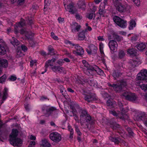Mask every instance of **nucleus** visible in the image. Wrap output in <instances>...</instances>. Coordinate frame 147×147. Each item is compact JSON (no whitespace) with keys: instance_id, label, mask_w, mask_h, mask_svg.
I'll use <instances>...</instances> for the list:
<instances>
[{"instance_id":"obj_1","label":"nucleus","mask_w":147,"mask_h":147,"mask_svg":"<svg viewBox=\"0 0 147 147\" xmlns=\"http://www.w3.org/2000/svg\"><path fill=\"white\" fill-rule=\"evenodd\" d=\"M137 80H140V86L142 89L147 93V70L146 69L141 70L137 75ZM147 100V95L145 96Z\"/></svg>"},{"instance_id":"obj_2","label":"nucleus","mask_w":147,"mask_h":147,"mask_svg":"<svg viewBox=\"0 0 147 147\" xmlns=\"http://www.w3.org/2000/svg\"><path fill=\"white\" fill-rule=\"evenodd\" d=\"M18 132V130L13 129L10 136V143L13 146H21L22 143V141L20 139L16 138Z\"/></svg>"},{"instance_id":"obj_3","label":"nucleus","mask_w":147,"mask_h":147,"mask_svg":"<svg viewBox=\"0 0 147 147\" xmlns=\"http://www.w3.org/2000/svg\"><path fill=\"white\" fill-rule=\"evenodd\" d=\"M82 63L84 67L83 68L84 69L90 70L92 71H94L98 74H101L103 73L102 71L98 66L95 65L90 66L85 60H83L82 61Z\"/></svg>"},{"instance_id":"obj_4","label":"nucleus","mask_w":147,"mask_h":147,"mask_svg":"<svg viewBox=\"0 0 147 147\" xmlns=\"http://www.w3.org/2000/svg\"><path fill=\"white\" fill-rule=\"evenodd\" d=\"M80 121L81 124H83V123L86 121L87 122H89L90 123L92 124L93 123V121L91 119L90 116L87 114L86 111L82 110L81 111V114L80 115Z\"/></svg>"},{"instance_id":"obj_5","label":"nucleus","mask_w":147,"mask_h":147,"mask_svg":"<svg viewBox=\"0 0 147 147\" xmlns=\"http://www.w3.org/2000/svg\"><path fill=\"white\" fill-rule=\"evenodd\" d=\"M119 0H113L114 4H116L117 10L120 12H123L125 11L128 8V6L125 5L121 2H119Z\"/></svg>"},{"instance_id":"obj_6","label":"nucleus","mask_w":147,"mask_h":147,"mask_svg":"<svg viewBox=\"0 0 147 147\" xmlns=\"http://www.w3.org/2000/svg\"><path fill=\"white\" fill-rule=\"evenodd\" d=\"M21 34L24 35L27 38L30 44L32 43L33 41L31 38L34 35V34L31 31L26 30V29H22L20 31Z\"/></svg>"},{"instance_id":"obj_7","label":"nucleus","mask_w":147,"mask_h":147,"mask_svg":"<svg viewBox=\"0 0 147 147\" xmlns=\"http://www.w3.org/2000/svg\"><path fill=\"white\" fill-rule=\"evenodd\" d=\"M122 96L127 100L132 101L136 100L138 98L134 93L127 92H123L122 94Z\"/></svg>"},{"instance_id":"obj_8","label":"nucleus","mask_w":147,"mask_h":147,"mask_svg":"<svg viewBox=\"0 0 147 147\" xmlns=\"http://www.w3.org/2000/svg\"><path fill=\"white\" fill-rule=\"evenodd\" d=\"M114 21L119 26L122 28H125L127 26L126 22L121 19L119 17L115 16L113 17Z\"/></svg>"},{"instance_id":"obj_9","label":"nucleus","mask_w":147,"mask_h":147,"mask_svg":"<svg viewBox=\"0 0 147 147\" xmlns=\"http://www.w3.org/2000/svg\"><path fill=\"white\" fill-rule=\"evenodd\" d=\"M49 137L52 140L55 142H59L61 139V135L56 132L51 133L49 135Z\"/></svg>"},{"instance_id":"obj_10","label":"nucleus","mask_w":147,"mask_h":147,"mask_svg":"<svg viewBox=\"0 0 147 147\" xmlns=\"http://www.w3.org/2000/svg\"><path fill=\"white\" fill-rule=\"evenodd\" d=\"M109 46L111 52L113 53L117 51L118 44L115 41L113 40L110 41L109 43Z\"/></svg>"},{"instance_id":"obj_11","label":"nucleus","mask_w":147,"mask_h":147,"mask_svg":"<svg viewBox=\"0 0 147 147\" xmlns=\"http://www.w3.org/2000/svg\"><path fill=\"white\" fill-rule=\"evenodd\" d=\"M25 20L23 19H21L20 22L16 23L14 26V32L15 34H16L18 32V28L21 27L25 26Z\"/></svg>"},{"instance_id":"obj_12","label":"nucleus","mask_w":147,"mask_h":147,"mask_svg":"<svg viewBox=\"0 0 147 147\" xmlns=\"http://www.w3.org/2000/svg\"><path fill=\"white\" fill-rule=\"evenodd\" d=\"M66 2L65 1L64 2L65 9L71 13H74L76 11V10L75 9L73 5L72 4H70L69 5H67V6H66Z\"/></svg>"},{"instance_id":"obj_13","label":"nucleus","mask_w":147,"mask_h":147,"mask_svg":"<svg viewBox=\"0 0 147 147\" xmlns=\"http://www.w3.org/2000/svg\"><path fill=\"white\" fill-rule=\"evenodd\" d=\"M75 48L76 51H73V53L75 54L81 55H83L84 53V51L82 48L78 45H75Z\"/></svg>"},{"instance_id":"obj_14","label":"nucleus","mask_w":147,"mask_h":147,"mask_svg":"<svg viewBox=\"0 0 147 147\" xmlns=\"http://www.w3.org/2000/svg\"><path fill=\"white\" fill-rule=\"evenodd\" d=\"M53 71L59 73H65V70L64 68L60 66H54L51 67Z\"/></svg>"},{"instance_id":"obj_15","label":"nucleus","mask_w":147,"mask_h":147,"mask_svg":"<svg viewBox=\"0 0 147 147\" xmlns=\"http://www.w3.org/2000/svg\"><path fill=\"white\" fill-rule=\"evenodd\" d=\"M71 31L74 33H75L80 31L81 26L78 23L74 22L71 26Z\"/></svg>"},{"instance_id":"obj_16","label":"nucleus","mask_w":147,"mask_h":147,"mask_svg":"<svg viewBox=\"0 0 147 147\" xmlns=\"http://www.w3.org/2000/svg\"><path fill=\"white\" fill-rule=\"evenodd\" d=\"M109 86L113 87L114 90L117 92L120 91L122 89V86L121 84H113L112 85L109 84Z\"/></svg>"},{"instance_id":"obj_17","label":"nucleus","mask_w":147,"mask_h":147,"mask_svg":"<svg viewBox=\"0 0 147 147\" xmlns=\"http://www.w3.org/2000/svg\"><path fill=\"white\" fill-rule=\"evenodd\" d=\"M130 64L131 67L134 68L137 65L140 63V61L137 58H134L133 60L130 61Z\"/></svg>"},{"instance_id":"obj_18","label":"nucleus","mask_w":147,"mask_h":147,"mask_svg":"<svg viewBox=\"0 0 147 147\" xmlns=\"http://www.w3.org/2000/svg\"><path fill=\"white\" fill-rule=\"evenodd\" d=\"M8 66V62L7 60L0 58V67L5 68H7Z\"/></svg>"},{"instance_id":"obj_19","label":"nucleus","mask_w":147,"mask_h":147,"mask_svg":"<svg viewBox=\"0 0 147 147\" xmlns=\"http://www.w3.org/2000/svg\"><path fill=\"white\" fill-rule=\"evenodd\" d=\"M56 60L55 58H53L51 60H49L47 62L45 63V71L46 72L47 71V68L49 65L52 66L53 65V63L55 62Z\"/></svg>"},{"instance_id":"obj_20","label":"nucleus","mask_w":147,"mask_h":147,"mask_svg":"<svg viewBox=\"0 0 147 147\" xmlns=\"http://www.w3.org/2000/svg\"><path fill=\"white\" fill-rule=\"evenodd\" d=\"M84 99L88 102H90L92 100L96 99V97L94 95H86Z\"/></svg>"},{"instance_id":"obj_21","label":"nucleus","mask_w":147,"mask_h":147,"mask_svg":"<svg viewBox=\"0 0 147 147\" xmlns=\"http://www.w3.org/2000/svg\"><path fill=\"white\" fill-rule=\"evenodd\" d=\"M40 145L43 147H50L51 146L50 144L46 139H44L42 140Z\"/></svg>"},{"instance_id":"obj_22","label":"nucleus","mask_w":147,"mask_h":147,"mask_svg":"<svg viewBox=\"0 0 147 147\" xmlns=\"http://www.w3.org/2000/svg\"><path fill=\"white\" fill-rule=\"evenodd\" d=\"M109 112L110 113L112 114L114 116H118L122 119H123V117L121 116V113H120L119 111H117V112H116L115 111L113 110L110 111Z\"/></svg>"},{"instance_id":"obj_23","label":"nucleus","mask_w":147,"mask_h":147,"mask_svg":"<svg viewBox=\"0 0 147 147\" xmlns=\"http://www.w3.org/2000/svg\"><path fill=\"white\" fill-rule=\"evenodd\" d=\"M86 30H82V32H80L78 35V39L80 40H84L85 37V32Z\"/></svg>"},{"instance_id":"obj_24","label":"nucleus","mask_w":147,"mask_h":147,"mask_svg":"<svg viewBox=\"0 0 147 147\" xmlns=\"http://www.w3.org/2000/svg\"><path fill=\"white\" fill-rule=\"evenodd\" d=\"M8 89L6 87L3 90L2 95V97L3 100H5L7 98L8 96Z\"/></svg>"},{"instance_id":"obj_25","label":"nucleus","mask_w":147,"mask_h":147,"mask_svg":"<svg viewBox=\"0 0 147 147\" xmlns=\"http://www.w3.org/2000/svg\"><path fill=\"white\" fill-rule=\"evenodd\" d=\"M5 46H4L0 44V55H3L5 54L6 53Z\"/></svg>"},{"instance_id":"obj_26","label":"nucleus","mask_w":147,"mask_h":147,"mask_svg":"<svg viewBox=\"0 0 147 147\" xmlns=\"http://www.w3.org/2000/svg\"><path fill=\"white\" fill-rule=\"evenodd\" d=\"M89 49L92 54H94L96 53L97 49L95 45H91L89 46Z\"/></svg>"},{"instance_id":"obj_27","label":"nucleus","mask_w":147,"mask_h":147,"mask_svg":"<svg viewBox=\"0 0 147 147\" xmlns=\"http://www.w3.org/2000/svg\"><path fill=\"white\" fill-rule=\"evenodd\" d=\"M136 46L137 49L139 51H142L146 47L145 44L143 43L138 45Z\"/></svg>"},{"instance_id":"obj_28","label":"nucleus","mask_w":147,"mask_h":147,"mask_svg":"<svg viewBox=\"0 0 147 147\" xmlns=\"http://www.w3.org/2000/svg\"><path fill=\"white\" fill-rule=\"evenodd\" d=\"M136 119V120L140 121V120H142V118L144 117L143 115H142L140 113H137L135 115Z\"/></svg>"},{"instance_id":"obj_29","label":"nucleus","mask_w":147,"mask_h":147,"mask_svg":"<svg viewBox=\"0 0 147 147\" xmlns=\"http://www.w3.org/2000/svg\"><path fill=\"white\" fill-rule=\"evenodd\" d=\"M125 55V52L122 50H120L118 52V57L121 59L123 58Z\"/></svg>"},{"instance_id":"obj_30","label":"nucleus","mask_w":147,"mask_h":147,"mask_svg":"<svg viewBox=\"0 0 147 147\" xmlns=\"http://www.w3.org/2000/svg\"><path fill=\"white\" fill-rule=\"evenodd\" d=\"M11 43L12 44L14 47L15 45L17 46L20 43L19 42L17 39L15 38H12V40L10 41Z\"/></svg>"},{"instance_id":"obj_31","label":"nucleus","mask_w":147,"mask_h":147,"mask_svg":"<svg viewBox=\"0 0 147 147\" xmlns=\"http://www.w3.org/2000/svg\"><path fill=\"white\" fill-rule=\"evenodd\" d=\"M135 22L133 20H131L130 22L129 29V30L133 29L134 27H135L136 25Z\"/></svg>"},{"instance_id":"obj_32","label":"nucleus","mask_w":147,"mask_h":147,"mask_svg":"<svg viewBox=\"0 0 147 147\" xmlns=\"http://www.w3.org/2000/svg\"><path fill=\"white\" fill-rule=\"evenodd\" d=\"M121 75V74L119 71H114L112 74V76L115 79H116V78L118 77Z\"/></svg>"},{"instance_id":"obj_33","label":"nucleus","mask_w":147,"mask_h":147,"mask_svg":"<svg viewBox=\"0 0 147 147\" xmlns=\"http://www.w3.org/2000/svg\"><path fill=\"white\" fill-rule=\"evenodd\" d=\"M103 6H102L101 5H100L99 7V14L100 15L103 16L105 13V10L104 9L105 7Z\"/></svg>"},{"instance_id":"obj_34","label":"nucleus","mask_w":147,"mask_h":147,"mask_svg":"<svg viewBox=\"0 0 147 147\" xmlns=\"http://www.w3.org/2000/svg\"><path fill=\"white\" fill-rule=\"evenodd\" d=\"M127 52L131 55H135L136 53V50L134 48L128 49L127 51Z\"/></svg>"},{"instance_id":"obj_35","label":"nucleus","mask_w":147,"mask_h":147,"mask_svg":"<svg viewBox=\"0 0 147 147\" xmlns=\"http://www.w3.org/2000/svg\"><path fill=\"white\" fill-rule=\"evenodd\" d=\"M113 37L114 39H115L118 41L122 40L123 39L122 37L120 36L115 33L113 34Z\"/></svg>"},{"instance_id":"obj_36","label":"nucleus","mask_w":147,"mask_h":147,"mask_svg":"<svg viewBox=\"0 0 147 147\" xmlns=\"http://www.w3.org/2000/svg\"><path fill=\"white\" fill-rule=\"evenodd\" d=\"M125 128L128 132L129 135L130 136H133L134 133L132 131L131 128L127 126H125Z\"/></svg>"},{"instance_id":"obj_37","label":"nucleus","mask_w":147,"mask_h":147,"mask_svg":"<svg viewBox=\"0 0 147 147\" xmlns=\"http://www.w3.org/2000/svg\"><path fill=\"white\" fill-rule=\"evenodd\" d=\"M7 78V76L5 74H4L0 77V83H3L4 82Z\"/></svg>"},{"instance_id":"obj_38","label":"nucleus","mask_w":147,"mask_h":147,"mask_svg":"<svg viewBox=\"0 0 147 147\" xmlns=\"http://www.w3.org/2000/svg\"><path fill=\"white\" fill-rule=\"evenodd\" d=\"M109 139L116 144H118L119 142L118 138H114L112 136L109 137Z\"/></svg>"},{"instance_id":"obj_39","label":"nucleus","mask_w":147,"mask_h":147,"mask_svg":"<svg viewBox=\"0 0 147 147\" xmlns=\"http://www.w3.org/2000/svg\"><path fill=\"white\" fill-rule=\"evenodd\" d=\"M45 5L44 7V10H45V9L47 8L48 6L49 5L50 3V0H45Z\"/></svg>"},{"instance_id":"obj_40","label":"nucleus","mask_w":147,"mask_h":147,"mask_svg":"<svg viewBox=\"0 0 147 147\" xmlns=\"http://www.w3.org/2000/svg\"><path fill=\"white\" fill-rule=\"evenodd\" d=\"M65 54L68 57H70L71 58H73V56L71 55L70 52H69L66 50H65Z\"/></svg>"},{"instance_id":"obj_41","label":"nucleus","mask_w":147,"mask_h":147,"mask_svg":"<svg viewBox=\"0 0 147 147\" xmlns=\"http://www.w3.org/2000/svg\"><path fill=\"white\" fill-rule=\"evenodd\" d=\"M95 15L94 13H90L88 15V17L89 19H92L93 17H95Z\"/></svg>"},{"instance_id":"obj_42","label":"nucleus","mask_w":147,"mask_h":147,"mask_svg":"<svg viewBox=\"0 0 147 147\" xmlns=\"http://www.w3.org/2000/svg\"><path fill=\"white\" fill-rule=\"evenodd\" d=\"M76 131L77 132L79 136H80L82 134L80 132L78 128V127L77 126H75Z\"/></svg>"},{"instance_id":"obj_43","label":"nucleus","mask_w":147,"mask_h":147,"mask_svg":"<svg viewBox=\"0 0 147 147\" xmlns=\"http://www.w3.org/2000/svg\"><path fill=\"white\" fill-rule=\"evenodd\" d=\"M107 105L109 106H112L114 104L113 102H111L110 100L107 101Z\"/></svg>"},{"instance_id":"obj_44","label":"nucleus","mask_w":147,"mask_h":147,"mask_svg":"<svg viewBox=\"0 0 147 147\" xmlns=\"http://www.w3.org/2000/svg\"><path fill=\"white\" fill-rule=\"evenodd\" d=\"M36 60H32L30 61V65L32 67L33 65H36Z\"/></svg>"},{"instance_id":"obj_45","label":"nucleus","mask_w":147,"mask_h":147,"mask_svg":"<svg viewBox=\"0 0 147 147\" xmlns=\"http://www.w3.org/2000/svg\"><path fill=\"white\" fill-rule=\"evenodd\" d=\"M51 37L55 40H57L58 39V37L55 35V34L53 32H51Z\"/></svg>"},{"instance_id":"obj_46","label":"nucleus","mask_w":147,"mask_h":147,"mask_svg":"<svg viewBox=\"0 0 147 147\" xmlns=\"http://www.w3.org/2000/svg\"><path fill=\"white\" fill-rule=\"evenodd\" d=\"M17 78L15 76H11L9 78L11 81H14L16 80Z\"/></svg>"},{"instance_id":"obj_47","label":"nucleus","mask_w":147,"mask_h":147,"mask_svg":"<svg viewBox=\"0 0 147 147\" xmlns=\"http://www.w3.org/2000/svg\"><path fill=\"white\" fill-rule=\"evenodd\" d=\"M56 110V109L55 108L53 107H51L49 108L47 110V112H51L53 111H54V110Z\"/></svg>"},{"instance_id":"obj_48","label":"nucleus","mask_w":147,"mask_h":147,"mask_svg":"<svg viewBox=\"0 0 147 147\" xmlns=\"http://www.w3.org/2000/svg\"><path fill=\"white\" fill-rule=\"evenodd\" d=\"M48 49L50 53H53L54 49L51 46H49L48 47Z\"/></svg>"},{"instance_id":"obj_49","label":"nucleus","mask_w":147,"mask_h":147,"mask_svg":"<svg viewBox=\"0 0 147 147\" xmlns=\"http://www.w3.org/2000/svg\"><path fill=\"white\" fill-rule=\"evenodd\" d=\"M28 24L31 25L33 23L32 19L31 18H29L27 20Z\"/></svg>"},{"instance_id":"obj_50","label":"nucleus","mask_w":147,"mask_h":147,"mask_svg":"<svg viewBox=\"0 0 147 147\" xmlns=\"http://www.w3.org/2000/svg\"><path fill=\"white\" fill-rule=\"evenodd\" d=\"M22 50L24 51H26L27 50V48L25 45H22L21 46Z\"/></svg>"},{"instance_id":"obj_51","label":"nucleus","mask_w":147,"mask_h":147,"mask_svg":"<svg viewBox=\"0 0 147 147\" xmlns=\"http://www.w3.org/2000/svg\"><path fill=\"white\" fill-rule=\"evenodd\" d=\"M36 144L35 142L34 141H31L30 143V144L28 146V147H32V146L35 145Z\"/></svg>"},{"instance_id":"obj_52","label":"nucleus","mask_w":147,"mask_h":147,"mask_svg":"<svg viewBox=\"0 0 147 147\" xmlns=\"http://www.w3.org/2000/svg\"><path fill=\"white\" fill-rule=\"evenodd\" d=\"M133 1L137 6L139 5L140 4V1L139 0H134Z\"/></svg>"},{"instance_id":"obj_53","label":"nucleus","mask_w":147,"mask_h":147,"mask_svg":"<svg viewBox=\"0 0 147 147\" xmlns=\"http://www.w3.org/2000/svg\"><path fill=\"white\" fill-rule=\"evenodd\" d=\"M63 60L62 59H59L58 60L57 63L58 64L60 65H62L63 63Z\"/></svg>"},{"instance_id":"obj_54","label":"nucleus","mask_w":147,"mask_h":147,"mask_svg":"<svg viewBox=\"0 0 147 147\" xmlns=\"http://www.w3.org/2000/svg\"><path fill=\"white\" fill-rule=\"evenodd\" d=\"M58 19L59 22L60 23H62L64 21V19L61 18V17H59Z\"/></svg>"},{"instance_id":"obj_55","label":"nucleus","mask_w":147,"mask_h":147,"mask_svg":"<svg viewBox=\"0 0 147 147\" xmlns=\"http://www.w3.org/2000/svg\"><path fill=\"white\" fill-rule=\"evenodd\" d=\"M23 54L21 51H18L17 53V57H19L22 56Z\"/></svg>"},{"instance_id":"obj_56","label":"nucleus","mask_w":147,"mask_h":147,"mask_svg":"<svg viewBox=\"0 0 147 147\" xmlns=\"http://www.w3.org/2000/svg\"><path fill=\"white\" fill-rule=\"evenodd\" d=\"M76 19L80 20L82 18V17L78 14H76Z\"/></svg>"},{"instance_id":"obj_57","label":"nucleus","mask_w":147,"mask_h":147,"mask_svg":"<svg viewBox=\"0 0 147 147\" xmlns=\"http://www.w3.org/2000/svg\"><path fill=\"white\" fill-rule=\"evenodd\" d=\"M73 116H74V118L75 119V120L77 122H79V120L78 119V116L77 115H76V114L73 115Z\"/></svg>"},{"instance_id":"obj_58","label":"nucleus","mask_w":147,"mask_h":147,"mask_svg":"<svg viewBox=\"0 0 147 147\" xmlns=\"http://www.w3.org/2000/svg\"><path fill=\"white\" fill-rule=\"evenodd\" d=\"M74 132L71 131L70 132V134L69 136V138L71 139H72L73 138V135Z\"/></svg>"},{"instance_id":"obj_59","label":"nucleus","mask_w":147,"mask_h":147,"mask_svg":"<svg viewBox=\"0 0 147 147\" xmlns=\"http://www.w3.org/2000/svg\"><path fill=\"white\" fill-rule=\"evenodd\" d=\"M98 40L99 41H103L104 39L103 36H99L98 37Z\"/></svg>"},{"instance_id":"obj_60","label":"nucleus","mask_w":147,"mask_h":147,"mask_svg":"<svg viewBox=\"0 0 147 147\" xmlns=\"http://www.w3.org/2000/svg\"><path fill=\"white\" fill-rule=\"evenodd\" d=\"M68 130L71 132V131L74 132V130L73 128L70 125H68Z\"/></svg>"},{"instance_id":"obj_61","label":"nucleus","mask_w":147,"mask_h":147,"mask_svg":"<svg viewBox=\"0 0 147 147\" xmlns=\"http://www.w3.org/2000/svg\"><path fill=\"white\" fill-rule=\"evenodd\" d=\"M119 106L120 107V109L121 111H122L123 112L122 113H123L124 111V109L123 108L121 107V106L122 105V104L121 102L119 103Z\"/></svg>"},{"instance_id":"obj_62","label":"nucleus","mask_w":147,"mask_h":147,"mask_svg":"<svg viewBox=\"0 0 147 147\" xmlns=\"http://www.w3.org/2000/svg\"><path fill=\"white\" fill-rule=\"evenodd\" d=\"M18 4H20L23 3L24 0H16Z\"/></svg>"},{"instance_id":"obj_63","label":"nucleus","mask_w":147,"mask_h":147,"mask_svg":"<svg viewBox=\"0 0 147 147\" xmlns=\"http://www.w3.org/2000/svg\"><path fill=\"white\" fill-rule=\"evenodd\" d=\"M61 92L62 93L63 95H64L65 92V89L63 88L62 89H61Z\"/></svg>"},{"instance_id":"obj_64","label":"nucleus","mask_w":147,"mask_h":147,"mask_svg":"<svg viewBox=\"0 0 147 147\" xmlns=\"http://www.w3.org/2000/svg\"><path fill=\"white\" fill-rule=\"evenodd\" d=\"M63 60L67 63L69 62H70V60L68 58H64L63 59Z\"/></svg>"}]
</instances>
